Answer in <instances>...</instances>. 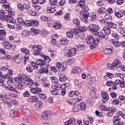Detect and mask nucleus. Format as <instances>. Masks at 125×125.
I'll list each match as a JSON object with an SVG mask.
<instances>
[{
	"label": "nucleus",
	"mask_w": 125,
	"mask_h": 125,
	"mask_svg": "<svg viewBox=\"0 0 125 125\" xmlns=\"http://www.w3.org/2000/svg\"><path fill=\"white\" fill-rule=\"evenodd\" d=\"M40 74H46L47 73H48V68H47V67L43 68L40 71Z\"/></svg>",
	"instance_id": "obj_46"
},
{
	"label": "nucleus",
	"mask_w": 125,
	"mask_h": 125,
	"mask_svg": "<svg viewBox=\"0 0 125 125\" xmlns=\"http://www.w3.org/2000/svg\"><path fill=\"white\" fill-rule=\"evenodd\" d=\"M28 14L32 16H36V15H37V13L35 11H32V10H29L28 12Z\"/></svg>",
	"instance_id": "obj_50"
},
{
	"label": "nucleus",
	"mask_w": 125,
	"mask_h": 125,
	"mask_svg": "<svg viewBox=\"0 0 125 125\" xmlns=\"http://www.w3.org/2000/svg\"><path fill=\"white\" fill-rule=\"evenodd\" d=\"M83 99V97L82 96H78L76 97L74 99H73V102L74 104H76V103H78V102H80L81 100Z\"/></svg>",
	"instance_id": "obj_35"
},
{
	"label": "nucleus",
	"mask_w": 125,
	"mask_h": 125,
	"mask_svg": "<svg viewBox=\"0 0 125 125\" xmlns=\"http://www.w3.org/2000/svg\"><path fill=\"white\" fill-rule=\"evenodd\" d=\"M113 124L114 125H124L125 123L123 121L121 120L120 117H117L113 119Z\"/></svg>",
	"instance_id": "obj_10"
},
{
	"label": "nucleus",
	"mask_w": 125,
	"mask_h": 125,
	"mask_svg": "<svg viewBox=\"0 0 125 125\" xmlns=\"http://www.w3.org/2000/svg\"><path fill=\"white\" fill-rule=\"evenodd\" d=\"M14 81L16 83H22V78L20 77H17L14 78Z\"/></svg>",
	"instance_id": "obj_43"
},
{
	"label": "nucleus",
	"mask_w": 125,
	"mask_h": 125,
	"mask_svg": "<svg viewBox=\"0 0 125 125\" xmlns=\"http://www.w3.org/2000/svg\"><path fill=\"white\" fill-rule=\"evenodd\" d=\"M66 102L68 103V104H69V105H71V106H73V105L75 104L74 100L72 99L67 100Z\"/></svg>",
	"instance_id": "obj_54"
},
{
	"label": "nucleus",
	"mask_w": 125,
	"mask_h": 125,
	"mask_svg": "<svg viewBox=\"0 0 125 125\" xmlns=\"http://www.w3.org/2000/svg\"><path fill=\"white\" fill-rule=\"evenodd\" d=\"M3 46L6 49H10L11 48H13H13H15V45H12L11 44V43L9 42H4L3 43Z\"/></svg>",
	"instance_id": "obj_13"
},
{
	"label": "nucleus",
	"mask_w": 125,
	"mask_h": 125,
	"mask_svg": "<svg viewBox=\"0 0 125 125\" xmlns=\"http://www.w3.org/2000/svg\"><path fill=\"white\" fill-rule=\"evenodd\" d=\"M32 65L34 69H38L39 68L38 66H44L45 65V61L42 59H39L36 62V64L33 62H32Z\"/></svg>",
	"instance_id": "obj_8"
},
{
	"label": "nucleus",
	"mask_w": 125,
	"mask_h": 125,
	"mask_svg": "<svg viewBox=\"0 0 125 125\" xmlns=\"http://www.w3.org/2000/svg\"><path fill=\"white\" fill-rule=\"evenodd\" d=\"M104 18L105 19H106V20H111L112 19V17H111V16H110V15H107V14H104Z\"/></svg>",
	"instance_id": "obj_59"
},
{
	"label": "nucleus",
	"mask_w": 125,
	"mask_h": 125,
	"mask_svg": "<svg viewBox=\"0 0 125 125\" xmlns=\"http://www.w3.org/2000/svg\"><path fill=\"white\" fill-rule=\"evenodd\" d=\"M6 35L5 30L0 29V41H3Z\"/></svg>",
	"instance_id": "obj_20"
},
{
	"label": "nucleus",
	"mask_w": 125,
	"mask_h": 125,
	"mask_svg": "<svg viewBox=\"0 0 125 125\" xmlns=\"http://www.w3.org/2000/svg\"><path fill=\"white\" fill-rule=\"evenodd\" d=\"M6 102L7 103V104L8 105V107H12V104H13V103L12 102V100H11V98H6Z\"/></svg>",
	"instance_id": "obj_33"
},
{
	"label": "nucleus",
	"mask_w": 125,
	"mask_h": 125,
	"mask_svg": "<svg viewBox=\"0 0 125 125\" xmlns=\"http://www.w3.org/2000/svg\"><path fill=\"white\" fill-rule=\"evenodd\" d=\"M98 37L103 41H106L108 39V37L104 34L102 31H99L97 33Z\"/></svg>",
	"instance_id": "obj_17"
},
{
	"label": "nucleus",
	"mask_w": 125,
	"mask_h": 125,
	"mask_svg": "<svg viewBox=\"0 0 125 125\" xmlns=\"http://www.w3.org/2000/svg\"><path fill=\"white\" fill-rule=\"evenodd\" d=\"M50 3L52 5H56L58 3V1L57 0H50Z\"/></svg>",
	"instance_id": "obj_55"
},
{
	"label": "nucleus",
	"mask_w": 125,
	"mask_h": 125,
	"mask_svg": "<svg viewBox=\"0 0 125 125\" xmlns=\"http://www.w3.org/2000/svg\"><path fill=\"white\" fill-rule=\"evenodd\" d=\"M46 10L48 13H54L55 12V9L53 7H48Z\"/></svg>",
	"instance_id": "obj_36"
},
{
	"label": "nucleus",
	"mask_w": 125,
	"mask_h": 125,
	"mask_svg": "<svg viewBox=\"0 0 125 125\" xmlns=\"http://www.w3.org/2000/svg\"><path fill=\"white\" fill-rule=\"evenodd\" d=\"M59 81L60 82H66L67 81V77L64 74H60Z\"/></svg>",
	"instance_id": "obj_31"
},
{
	"label": "nucleus",
	"mask_w": 125,
	"mask_h": 125,
	"mask_svg": "<svg viewBox=\"0 0 125 125\" xmlns=\"http://www.w3.org/2000/svg\"><path fill=\"white\" fill-rule=\"evenodd\" d=\"M98 13H100V14H105L106 13V11L105 10V8L102 7L98 10Z\"/></svg>",
	"instance_id": "obj_42"
},
{
	"label": "nucleus",
	"mask_w": 125,
	"mask_h": 125,
	"mask_svg": "<svg viewBox=\"0 0 125 125\" xmlns=\"http://www.w3.org/2000/svg\"><path fill=\"white\" fill-rule=\"evenodd\" d=\"M101 95L103 97L102 100L103 102H107V101L109 99V94L107 92H102Z\"/></svg>",
	"instance_id": "obj_12"
},
{
	"label": "nucleus",
	"mask_w": 125,
	"mask_h": 125,
	"mask_svg": "<svg viewBox=\"0 0 125 125\" xmlns=\"http://www.w3.org/2000/svg\"><path fill=\"white\" fill-rule=\"evenodd\" d=\"M21 35L22 37H28L31 35V32L28 30H23Z\"/></svg>",
	"instance_id": "obj_34"
},
{
	"label": "nucleus",
	"mask_w": 125,
	"mask_h": 125,
	"mask_svg": "<svg viewBox=\"0 0 125 125\" xmlns=\"http://www.w3.org/2000/svg\"><path fill=\"white\" fill-rule=\"evenodd\" d=\"M32 48L34 50L33 55L39 56L42 54V47H41V46L36 45L33 46Z\"/></svg>",
	"instance_id": "obj_4"
},
{
	"label": "nucleus",
	"mask_w": 125,
	"mask_h": 125,
	"mask_svg": "<svg viewBox=\"0 0 125 125\" xmlns=\"http://www.w3.org/2000/svg\"><path fill=\"white\" fill-rule=\"evenodd\" d=\"M24 86H25V84H23L22 82L19 83L18 85V89H20V90H22L23 89Z\"/></svg>",
	"instance_id": "obj_45"
},
{
	"label": "nucleus",
	"mask_w": 125,
	"mask_h": 125,
	"mask_svg": "<svg viewBox=\"0 0 125 125\" xmlns=\"http://www.w3.org/2000/svg\"><path fill=\"white\" fill-rule=\"evenodd\" d=\"M14 71L12 69H9L7 74H6V78H8V77H12L13 76Z\"/></svg>",
	"instance_id": "obj_37"
},
{
	"label": "nucleus",
	"mask_w": 125,
	"mask_h": 125,
	"mask_svg": "<svg viewBox=\"0 0 125 125\" xmlns=\"http://www.w3.org/2000/svg\"><path fill=\"white\" fill-rule=\"evenodd\" d=\"M103 31L106 35H110L111 34V29L107 26H104L103 27Z\"/></svg>",
	"instance_id": "obj_30"
},
{
	"label": "nucleus",
	"mask_w": 125,
	"mask_h": 125,
	"mask_svg": "<svg viewBox=\"0 0 125 125\" xmlns=\"http://www.w3.org/2000/svg\"><path fill=\"white\" fill-rule=\"evenodd\" d=\"M111 37H112V38H114V39H115L116 40H119V39H120V37L119 36V35L116 33L112 34Z\"/></svg>",
	"instance_id": "obj_61"
},
{
	"label": "nucleus",
	"mask_w": 125,
	"mask_h": 125,
	"mask_svg": "<svg viewBox=\"0 0 125 125\" xmlns=\"http://www.w3.org/2000/svg\"><path fill=\"white\" fill-rule=\"evenodd\" d=\"M51 92H52L53 95H55V96L59 95V92L56 88H54L53 90H51Z\"/></svg>",
	"instance_id": "obj_44"
},
{
	"label": "nucleus",
	"mask_w": 125,
	"mask_h": 125,
	"mask_svg": "<svg viewBox=\"0 0 125 125\" xmlns=\"http://www.w3.org/2000/svg\"><path fill=\"white\" fill-rule=\"evenodd\" d=\"M42 118L43 119V120H46L47 119H48V114H47V112H43L42 114Z\"/></svg>",
	"instance_id": "obj_47"
},
{
	"label": "nucleus",
	"mask_w": 125,
	"mask_h": 125,
	"mask_svg": "<svg viewBox=\"0 0 125 125\" xmlns=\"http://www.w3.org/2000/svg\"><path fill=\"white\" fill-rule=\"evenodd\" d=\"M113 65L114 69H120L121 66H122V63L119 60H115L113 62Z\"/></svg>",
	"instance_id": "obj_14"
},
{
	"label": "nucleus",
	"mask_w": 125,
	"mask_h": 125,
	"mask_svg": "<svg viewBox=\"0 0 125 125\" xmlns=\"http://www.w3.org/2000/svg\"><path fill=\"white\" fill-rule=\"evenodd\" d=\"M76 51H77V49L75 48L70 49L69 50L68 52L67 53V55L68 57H72V56H75Z\"/></svg>",
	"instance_id": "obj_18"
},
{
	"label": "nucleus",
	"mask_w": 125,
	"mask_h": 125,
	"mask_svg": "<svg viewBox=\"0 0 125 125\" xmlns=\"http://www.w3.org/2000/svg\"><path fill=\"white\" fill-rule=\"evenodd\" d=\"M106 84L107 86H112V85L114 84V82L111 81H109L106 82Z\"/></svg>",
	"instance_id": "obj_63"
},
{
	"label": "nucleus",
	"mask_w": 125,
	"mask_h": 125,
	"mask_svg": "<svg viewBox=\"0 0 125 125\" xmlns=\"http://www.w3.org/2000/svg\"><path fill=\"white\" fill-rule=\"evenodd\" d=\"M18 8L20 9L21 11H24V10H27L30 8V5L27 4H23L22 5L21 4H18Z\"/></svg>",
	"instance_id": "obj_11"
},
{
	"label": "nucleus",
	"mask_w": 125,
	"mask_h": 125,
	"mask_svg": "<svg viewBox=\"0 0 125 125\" xmlns=\"http://www.w3.org/2000/svg\"><path fill=\"white\" fill-rule=\"evenodd\" d=\"M22 112L23 113L24 116H26V117H30V116H31V110L28 108H23Z\"/></svg>",
	"instance_id": "obj_22"
},
{
	"label": "nucleus",
	"mask_w": 125,
	"mask_h": 125,
	"mask_svg": "<svg viewBox=\"0 0 125 125\" xmlns=\"http://www.w3.org/2000/svg\"><path fill=\"white\" fill-rule=\"evenodd\" d=\"M15 62L17 64L20 63L22 60V56L21 55H17L14 57Z\"/></svg>",
	"instance_id": "obj_19"
},
{
	"label": "nucleus",
	"mask_w": 125,
	"mask_h": 125,
	"mask_svg": "<svg viewBox=\"0 0 125 125\" xmlns=\"http://www.w3.org/2000/svg\"><path fill=\"white\" fill-rule=\"evenodd\" d=\"M0 2L3 3L2 7L5 9L6 11H10L12 10V8L10 7L9 2H7L6 0H0Z\"/></svg>",
	"instance_id": "obj_9"
},
{
	"label": "nucleus",
	"mask_w": 125,
	"mask_h": 125,
	"mask_svg": "<svg viewBox=\"0 0 125 125\" xmlns=\"http://www.w3.org/2000/svg\"><path fill=\"white\" fill-rule=\"evenodd\" d=\"M6 79H8V80L7 81V84L10 85L12 84V83H13V80H12V76L6 77Z\"/></svg>",
	"instance_id": "obj_41"
},
{
	"label": "nucleus",
	"mask_w": 125,
	"mask_h": 125,
	"mask_svg": "<svg viewBox=\"0 0 125 125\" xmlns=\"http://www.w3.org/2000/svg\"><path fill=\"white\" fill-rule=\"evenodd\" d=\"M16 88H17V86L14 85V86L10 85V91H13V92H15L16 93H20L19 92V91H18L16 90Z\"/></svg>",
	"instance_id": "obj_26"
},
{
	"label": "nucleus",
	"mask_w": 125,
	"mask_h": 125,
	"mask_svg": "<svg viewBox=\"0 0 125 125\" xmlns=\"http://www.w3.org/2000/svg\"><path fill=\"white\" fill-rule=\"evenodd\" d=\"M50 80L53 83H55L56 84V83H58V79H57V77L55 76L51 77Z\"/></svg>",
	"instance_id": "obj_40"
},
{
	"label": "nucleus",
	"mask_w": 125,
	"mask_h": 125,
	"mask_svg": "<svg viewBox=\"0 0 125 125\" xmlns=\"http://www.w3.org/2000/svg\"><path fill=\"white\" fill-rule=\"evenodd\" d=\"M99 30L100 28L98 25L92 23L89 25V31L93 34L97 33Z\"/></svg>",
	"instance_id": "obj_6"
},
{
	"label": "nucleus",
	"mask_w": 125,
	"mask_h": 125,
	"mask_svg": "<svg viewBox=\"0 0 125 125\" xmlns=\"http://www.w3.org/2000/svg\"><path fill=\"white\" fill-rule=\"evenodd\" d=\"M73 22L75 25H76L77 26H79L80 25V21L77 19H74L73 20Z\"/></svg>",
	"instance_id": "obj_58"
},
{
	"label": "nucleus",
	"mask_w": 125,
	"mask_h": 125,
	"mask_svg": "<svg viewBox=\"0 0 125 125\" xmlns=\"http://www.w3.org/2000/svg\"><path fill=\"white\" fill-rule=\"evenodd\" d=\"M113 53V48H105L104 50V53L105 54H111Z\"/></svg>",
	"instance_id": "obj_32"
},
{
	"label": "nucleus",
	"mask_w": 125,
	"mask_h": 125,
	"mask_svg": "<svg viewBox=\"0 0 125 125\" xmlns=\"http://www.w3.org/2000/svg\"><path fill=\"white\" fill-rule=\"evenodd\" d=\"M84 1H85V0H80L79 1V3H78V5L75 7V9L78 10V8L80 7L82 9V12L85 11L83 14V19L86 21V20L88 19V17H89V13L87 12L89 9L88 8V7L84 5Z\"/></svg>",
	"instance_id": "obj_1"
},
{
	"label": "nucleus",
	"mask_w": 125,
	"mask_h": 125,
	"mask_svg": "<svg viewBox=\"0 0 125 125\" xmlns=\"http://www.w3.org/2000/svg\"><path fill=\"white\" fill-rule=\"evenodd\" d=\"M52 27L54 28L55 30H59V29H61V24L60 22L57 21L54 23Z\"/></svg>",
	"instance_id": "obj_23"
},
{
	"label": "nucleus",
	"mask_w": 125,
	"mask_h": 125,
	"mask_svg": "<svg viewBox=\"0 0 125 125\" xmlns=\"http://www.w3.org/2000/svg\"><path fill=\"white\" fill-rule=\"evenodd\" d=\"M29 26H33V27H38L39 26V22L37 20H30L28 22Z\"/></svg>",
	"instance_id": "obj_16"
},
{
	"label": "nucleus",
	"mask_w": 125,
	"mask_h": 125,
	"mask_svg": "<svg viewBox=\"0 0 125 125\" xmlns=\"http://www.w3.org/2000/svg\"><path fill=\"white\" fill-rule=\"evenodd\" d=\"M82 72V69L80 67H73V69L72 71V73L73 74H76L77 73H81Z\"/></svg>",
	"instance_id": "obj_28"
},
{
	"label": "nucleus",
	"mask_w": 125,
	"mask_h": 125,
	"mask_svg": "<svg viewBox=\"0 0 125 125\" xmlns=\"http://www.w3.org/2000/svg\"><path fill=\"white\" fill-rule=\"evenodd\" d=\"M80 110H81V108L80 107V105L79 104L75 105L72 108V111L73 112H79Z\"/></svg>",
	"instance_id": "obj_38"
},
{
	"label": "nucleus",
	"mask_w": 125,
	"mask_h": 125,
	"mask_svg": "<svg viewBox=\"0 0 125 125\" xmlns=\"http://www.w3.org/2000/svg\"><path fill=\"white\" fill-rule=\"evenodd\" d=\"M113 45L115 47H119L121 46V43L119 42H113Z\"/></svg>",
	"instance_id": "obj_57"
},
{
	"label": "nucleus",
	"mask_w": 125,
	"mask_h": 125,
	"mask_svg": "<svg viewBox=\"0 0 125 125\" xmlns=\"http://www.w3.org/2000/svg\"><path fill=\"white\" fill-rule=\"evenodd\" d=\"M57 69H58V70H61V71H64L65 67L62 65L61 62H58L57 63Z\"/></svg>",
	"instance_id": "obj_29"
},
{
	"label": "nucleus",
	"mask_w": 125,
	"mask_h": 125,
	"mask_svg": "<svg viewBox=\"0 0 125 125\" xmlns=\"http://www.w3.org/2000/svg\"><path fill=\"white\" fill-rule=\"evenodd\" d=\"M8 15H6L1 17V20H5L8 23H12V24H15L16 23V20L14 19V18H12L11 16V14L12 13L11 12V10L10 11H8Z\"/></svg>",
	"instance_id": "obj_2"
},
{
	"label": "nucleus",
	"mask_w": 125,
	"mask_h": 125,
	"mask_svg": "<svg viewBox=\"0 0 125 125\" xmlns=\"http://www.w3.org/2000/svg\"><path fill=\"white\" fill-rule=\"evenodd\" d=\"M21 83L25 86L28 84H29V85H33L34 84V82L32 79L27 76L22 78Z\"/></svg>",
	"instance_id": "obj_5"
},
{
	"label": "nucleus",
	"mask_w": 125,
	"mask_h": 125,
	"mask_svg": "<svg viewBox=\"0 0 125 125\" xmlns=\"http://www.w3.org/2000/svg\"><path fill=\"white\" fill-rule=\"evenodd\" d=\"M39 98L37 96H30L28 99L29 102H37Z\"/></svg>",
	"instance_id": "obj_27"
},
{
	"label": "nucleus",
	"mask_w": 125,
	"mask_h": 125,
	"mask_svg": "<svg viewBox=\"0 0 125 125\" xmlns=\"http://www.w3.org/2000/svg\"><path fill=\"white\" fill-rule=\"evenodd\" d=\"M21 52L22 53H25V55L23 58L24 60V64H26V62L29 59V57H30V51L29 50L26 48H22L21 49Z\"/></svg>",
	"instance_id": "obj_7"
},
{
	"label": "nucleus",
	"mask_w": 125,
	"mask_h": 125,
	"mask_svg": "<svg viewBox=\"0 0 125 125\" xmlns=\"http://www.w3.org/2000/svg\"><path fill=\"white\" fill-rule=\"evenodd\" d=\"M123 15V12L122 11H119L118 12L115 13V16H116L117 17H119V18L122 17Z\"/></svg>",
	"instance_id": "obj_53"
},
{
	"label": "nucleus",
	"mask_w": 125,
	"mask_h": 125,
	"mask_svg": "<svg viewBox=\"0 0 125 125\" xmlns=\"http://www.w3.org/2000/svg\"><path fill=\"white\" fill-rule=\"evenodd\" d=\"M120 80H118L116 81L113 84V85L111 87V89L112 90H116V89H118V84L120 83Z\"/></svg>",
	"instance_id": "obj_24"
},
{
	"label": "nucleus",
	"mask_w": 125,
	"mask_h": 125,
	"mask_svg": "<svg viewBox=\"0 0 125 125\" xmlns=\"http://www.w3.org/2000/svg\"><path fill=\"white\" fill-rule=\"evenodd\" d=\"M61 44H63V45H66V44H68V43H69V41L67 40H65V39H62L61 40Z\"/></svg>",
	"instance_id": "obj_52"
},
{
	"label": "nucleus",
	"mask_w": 125,
	"mask_h": 125,
	"mask_svg": "<svg viewBox=\"0 0 125 125\" xmlns=\"http://www.w3.org/2000/svg\"><path fill=\"white\" fill-rule=\"evenodd\" d=\"M79 107L82 111H84L85 109H86V105L84 103H81L79 105Z\"/></svg>",
	"instance_id": "obj_39"
},
{
	"label": "nucleus",
	"mask_w": 125,
	"mask_h": 125,
	"mask_svg": "<svg viewBox=\"0 0 125 125\" xmlns=\"http://www.w3.org/2000/svg\"><path fill=\"white\" fill-rule=\"evenodd\" d=\"M5 11L3 10H0V19H1V17L2 16H6V15L5 14Z\"/></svg>",
	"instance_id": "obj_60"
},
{
	"label": "nucleus",
	"mask_w": 125,
	"mask_h": 125,
	"mask_svg": "<svg viewBox=\"0 0 125 125\" xmlns=\"http://www.w3.org/2000/svg\"><path fill=\"white\" fill-rule=\"evenodd\" d=\"M80 32H85L86 31V28L84 26H79L78 28Z\"/></svg>",
	"instance_id": "obj_56"
},
{
	"label": "nucleus",
	"mask_w": 125,
	"mask_h": 125,
	"mask_svg": "<svg viewBox=\"0 0 125 125\" xmlns=\"http://www.w3.org/2000/svg\"><path fill=\"white\" fill-rule=\"evenodd\" d=\"M22 95L23 96H24V97H29V96H30V92H29V91H26L22 94Z\"/></svg>",
	"instance_id": "obj_62"
},
{
	"label": "nucleus",
	"mask_w": 125,
	"mask_h": 125,
	"mask_svg": "<svg viewBox=\"0 0 125 125\" xmlns=\"http://www.w3.org/2000/svg\"><path fill=\"white\" fill-rule=\"evenodd\" d=\"M107 26H108L109 28H111L112 29H117V24H116L115 23L111 22H108L107 23Z\"/></svg>",
	"instance_id": "obj_25"
},
{
	"label": "nucleus",
	"mask_w": 125,
	"mask_h": 125,
	"mask_svg": "<svg viewBox=\"0 0 125 125\" xmlns=\"http://www.w3.org/2000/svg\"><path fill=\"white\" fill-rule=\"evenodd\" d=\"M76 122V121L75 120V118H71L68 121H66L65 122L64 125H75V123Z\"/></svg>",
	"instance_id": "obj_21"
},
{
	"label": "nucleus",
	"mask_w": 125,
	"mask_h": 125,
	"mask_svg": "<svg viewBox=\"0 0 125 125\" xmlns=\"http://www.w3.org/2000/svg\"><path fill=\"white\" fill-rule=\"evenodd\" d=\"M30 92L31 93H33V94H40V93L42 92V89H41V88L36 87L35 88L31 89Z\"/></svg>",
	"instance_id": "obj_15"
},
{
	"label": "nucleus",
	"mask_w": 125,
	"mask_h": 125,
	"mask_svg": "<svg viewBox=\"0 0 125 125\" xmlns=\"http://www.w3.org/2000/svg\"><path fill=\"white\" fill-rule=\"evenodd\" d=\"M74 32H71V31H68L67 33H66V36L67 37V38H70V39H72V38H73V37H74Z\"/></svg>",
	"instance_id": "obj_49"
},
{
	"label": "nucleus",
	"mask_w": 125,
	"mask_h": 125,
	"mask_svg": "<svg viewBox=\"0 0 125 125\" xmlns=\"http://www.w3.org/2000/svg\"><path fill=\"white\" fill-rule=\"evenodd\" d=\"M90 95H95V88L92 87L90 88L89 91Z\"/></svg>",
	"instance_id": "obj_51"
},
{
	"label": "nucleus",
	"mask_w": 125,
	"mask_h": 125,
	"mask_svg": "<svg viewBox=\"0 0 125 125\" xmlns=\"http://www.w3.org/2000/svg\"><path fill=\"white\" fill-rule=\"evenodd\" d=\"M39 98H41V99H45L46 98V95L44 94H41L39 95Z\"/></svg>",
	"instance_id": "obj_64"
},
{
	"label": "nucleus",
	"mask_w": 125,
	"mask_h": 125,
	"mask_svg": "<svg viewBox=\"0 0 125 125\" xmlns=\"http://www.w3.org/2000/svg\"><path fill=\"white\" fill-rule=\"evenodd\" d=\"M86 42L87 44L90 45V48L91 49H93L95 47H96V41L91 36H87L86 39Z\"/></svg>",
	"instance_id": "obj_3"
},
{
	"label": "nucleus",
	"mask_w": 125,
	"mask_h": 125,
	"mask_svg": "<svg viewBox=\"0 0 125 125\" xmlns=\"http://www.w3.org/2000/svg\"><path fill=\"white\" fill-rule=\"evenodd\" d=\"M41 57H42V58H43V59H44V60H45L46 61H47V62H49V61H50V58H49V57L45 56L44 54H42Z\"/></svg>",
	"instance_id": "obj_48"
}]
</instances>
